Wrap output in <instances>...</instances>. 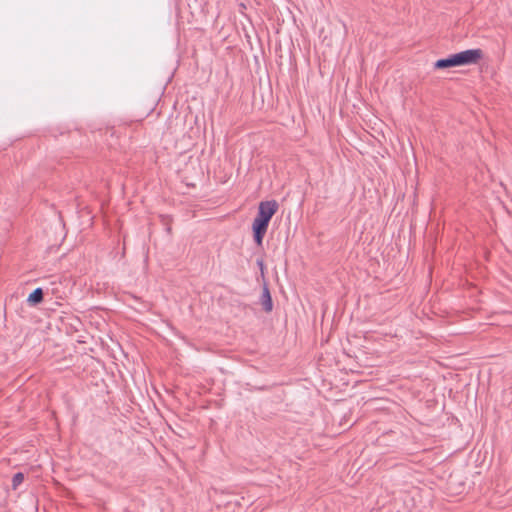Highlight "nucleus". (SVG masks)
<instances>
[{
	"mask_svg": "<svg viewBox=\"0 0 512 512\" xmlns=\"http://www.w3.org/2000/svg\"><path fill=\"white\" fill-rule=\"evenodd\" d=\"M268 225H269L268 222L255 217L253 224H252V229H253L254 241L258 245H262V241L267 232Z\"/></svg>",
	"mask_w": 512,
	"mask_h": 512,
	"instance_id": "3",
	"label": "nucleus"
},
{
	"mask_svg": "<svg viewBox=\"0 0 512 512\" xmlns=\"http://www.w3.org/2000/svg\"><path fill=\"white\" fill-rule=\"evenodd\" d=\"M483 57V51L481 49H469L453 55L447 58L439 59L436 61L434 67L436 69H444L449 67L471 65L478 63Z\"/></svg>",
	"mask_w": 512,
	"mask_h": 512,
	"instance_id": "1",
	"label": "nucleus"
},
{
	"mask_svg": "<svg viewBox=\"0 0 512 512\" xmlns=\"http://www.w3.org/2000/svg\"><path fill=\"white\" fill-rule=\"evenodd\" d=\"M161 222L166 227L167 233L171 234L172 228H171V222L172 219L170 216L162 215L161 216Z\"/></svg>",
	"mask_w": 512,
	"mask_h": 512,
	"instance_id": "6",
	"label": "nucleus"
},
{
	"mask_svg": "<svg viewBox=\"0 0 512 512\" xmlns=\"http://www.w3.org/2000/svg\"><path fill=\"white\" fill-rule=\"evenodd\" d=\"M277 210L278 203L276 201H263L259 204L258 213L256 217L269 223L272 216L277 212Z\"/></svg>",
	"mask_w": 512,
	"mask_h": 512,
	"instance_id": "2",
	"label": "nucleus"
},
{
	"mask_svg": "<svg viewBox=\"0 0 512 512\" xmlns=\"http://www.w3.org/2000/svg\"><path fill=\"white\" fill-rule=\"evenodd\" d=\"M43 296H44V293H43V290L41 288H36L29 296H28V299H27V302L34 306V305H37L39 303H41L43 301Z\"/></svg>",
	"mask_w": 512,
	"mask_h": 512,
	"instance_id": "5",
	"label": "nucleus"
},
{
	"mask_svg": "<svg viewBox=\"0 0 512 512\" xmlns=\"http://www.w3.org/2000/svg\"><path fill=\"white\" fill-rule=\"evenodd\" d=\"M24 480V475L22 473H16L14 476H13V479H12V485L14 488H16L17 486H19Z\"/></svg>",
	"mask_w": 512,
	"mask_h": 512,
	"instance_id": "7",
	"label": "nucleus"
},
{
	"mask_svg": "<svg viewBox=\"0 0 512 512\" xmlns=\"http://www.w3.org/2000/svg\"><path fill=\"white\" fill-rule=\"evenodd\" d=\"M260 303L265 312L269 313L273 309V301L271 298L270 290L267 284H264L262 294L260 297Z\"/></svg>",
	"mask_w": 512,
	"mask_h": 512,
	"instance_id": "4",
	"label": "nucleus"
}]
</instances>
